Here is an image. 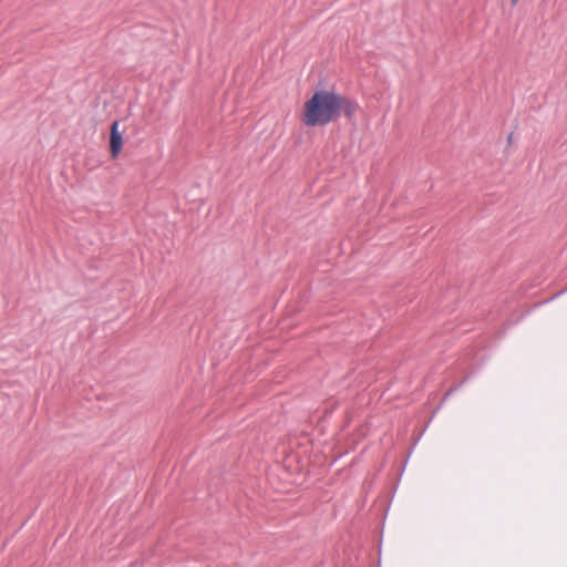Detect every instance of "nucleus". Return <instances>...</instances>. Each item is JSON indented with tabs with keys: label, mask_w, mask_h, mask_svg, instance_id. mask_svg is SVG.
<instances>
[{
	"label": "nucleus",
	"mask_w": 567,
	"mask_h": 567,
	"mask_svg": "<svg viewBox=\"0 0 567 567\" xmlns=\"http://www.w3.org/2000/svg\"><path fill=\"white\" fill-rule=\"evenodd\" d=\"M351 116L357 104L331 91H317L305 103L301 121L306 126H322L334 121L340 112Z\"/></svg>",
	"instance_id": "nucleus-1"
},
{
	"label": "nucleus",
	"mask_w": 567,
	"mask_h": 567,
	"mask_svg": "<svg viewBox=\"0 0 567 567\" xmlns=\"http://www.w3.org/2000/svg\"><path fill=\"white\" fill-rule=\"evenodd\" d=\"M512 6H516L520 0H509Z\"/></svg>",
	"instance_id": "nucleus-3"
},
{
	"label": "nucleus",
	"mask_w": 567,
	"mask_h": 567,
	"mask_svg": "<svg viewBox=\"0 0 567 567\" xmlns=\"http://www.w3.org/2000/svg\"><path fill=\"white\" fill-rule=\"evenodd\" d=\"M120 123L115 121L111 126L110 135V151L112 158H116L123 147L124 138L123 133L118 130Z\"/></svg>",
	"instance_id": "nucleus-2"
}]
</instances>
